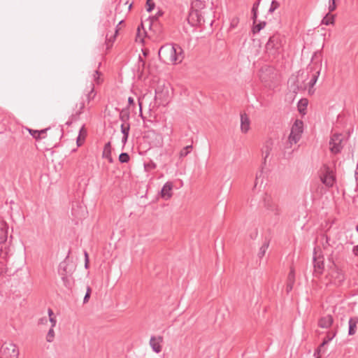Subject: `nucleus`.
<instances>
[{
  "instance_id": "e2e57ef3",
  "label": "nucleus",
  "mask_w": 358,
  "mask_h": 358,
  "mask_svg": "<svg viewBox=\"0 0 358 358\" xmlns=\"http://www.w3.org/2000/svg\"><path fill=\"white\" fill-rule=\"evenodd\" d=\"M143 55H144L145 56H146V52H143Z\"/></svg>"
},
{
  "instance_id": "a18cd8bd",
  "label": "nucleus",
  "mask_w": 358,
  "mask_h": 358,
  "mask_svg": "<svg viewBox=\"0 0 358 358\" xmlns=\"http://www.w3.org/2000/svg\"><path fill=\"white\" fill-rule=\"evenodd\" d=\"M252 12V20L253 21V24H255L257 22V13L258 10L251 11Z\"/></svg>"
},
{
  "instance_id": "6e6552de",
  "label": "nucleus",
  "mask_w": 358,
  "mask_h": 358,
  "mask_svg": "<svg viewBox=\"0 0 358 358\" xmlns=\"http://www.w3.org/2000/svg\"><path fill=\"white\" fill-rule=\"evenodd\" d=\"M282 38L279 34H275L271 36L266 44V48L267 50L272 49H279L282 43Z\"/></svg>"
},
{
  "instance_id": "4c0bfd02",
  "label": "nucleus",
  "mask_w": 358,
  "mask_h": 358,
  "mask_svg": "<svg viewBox=\"0 0 358 358\" xmlns=\"http://www.w3.org/2000/svg\"><path fill=\"white\" fill-rule=\"evenodd\" d=\"M91 293H92V289L90 287L87 286V290H86V294L83 299V303H87L89 301Z\"/></svg>"
},
{
  "instance_id": "680f3d73",
  "label": "nucleus",
  "mask_w": 358,
  "mask_h": 358,
  "mask_svg": "<svg viewBox=\"0 0 358 358\" xmlns=\"http://www.w3.org/2000/svg\"><path fill=\"white\" fill-rule=\"evenodd\" d=\"M99 72L98 71H95V74H96V75H99Z\"/></svg>"
},
{
  "instance_id": "f257e3e1",
  "label": "nucleus",
  "mask_w": 358,
  "mask_h": 358,
  "mask_svg": "<svg viewBox=\"0 0 358 358\" xmlns=\"http://www.w3.org/2000/svg\"><path fill=\"white\" fill-rule=\"evenodd\" d=\"M159 59L166 64L180 63L183 58V50L178 44L162 45L158 52Z\"/></svg>"
},
{
  "instance_id": "09e8293b",
  "label": "nucleus",
  "mask_w": 358,
  "mask_h": 358,
  "mask_svg": "<svg viewBox=\"0 0 358 358\" xmlns=\"http://www.w3.org/2000/svg\"><path fill=\"white\" fill-rule=\"evenodd\" d=\"M50 128H46V129H41V130H38V132L39 134V136H43V135L45 134L48 130H49Z\"/></svg>"
},
{
  "instance_id": "052dcab7",
  "label": "nucleus",
  "mask_w": 358,
  "mask_h": 358,
  "mask_svg": "<svg viewBox=\"0 0 358 358\" xmlns=\"http://www.w3.org/2000/svg\"><path fill=\"white\" fill-rule=\"evenodd\" d=\"M259 178V175L257 174V176H256V181L258 180ZM257 185V182H255V187Z\"/></svg>"
},
{
  "instance_id": "7c9ffc66",
  "label": "nucleus",
  "mask_w": 358,
  "mask_h": 358,
  "mask_svg": "<svg viewBox=\"0 0 358 358\" xmlns=\"http://www.w3.org/2000/svg\"><path fill=\"white\" fill-rule=\"evenodd\" d=\"M206 0H192V4L193 6L199 8H203L205 7Z\"/></svg>"
},
{
  "instance_id": "c85d7f7f",
  "label": "nucleus",
  "mask_w": 358,
  "mask_h": 358,
  "mask_svg": "<svg viewBox=\"0 0 358 358\" xmlns=\"http://www.w3.org/2000/svg\"><path fill=\"white\" fill-rule=\"evenodd\" d=\"M192 149V145H187L185 148H183L180 152V157L183 158L185 157L191 151Z\"/></svg>"
},
{
  "instance_id": "0e129e2a",
  "label": "nucleus",
  "mask_w": 358,
  "mask_h": 358,
  "mask_svg": "<svg viewBox=\"0 0 358 358\" xmlns=\"http://www.w3.org/2000/svg\"><path fill=\"white\" fill-rule=\"evenodd\" d=\"M140 108L141 109V103H139Z\"/></svg>"
},
{
  "instance_id": "bf43d9fd",
  "label": "nucleus",
  "mask_w": 358,
  "mask_h": 358,
  "mask_svg": "<svg viewBox=\"0 0 358 358\" xmlns=\"http://www.w3.org/2000/svg\"><path fill=\"white\" fill-rule=\"evenodd\" d=\"M57 133L60 136V137H59V138H60L62 136V129L57 130Z\"/></svg>"
},
{
  "instance_id": "1a4fd4ad",
  "label": "nucleus",
  "mask_w": 358,
  "mask_h": 358,
  "mask_svg": "<svg viewBox=\"0 0 358 358\" xmlns=\"http://www.w3.org/2000/svg\"><path fill=\"white\" fill-rule=\"evenodd\" d=\"M163 342V337L161 336H152L150 340V345L152 350L156 353H159L162 351V343Z\"/></svg>"
},
{
  "instance_id": "c9c22d12",
  "label": "nucleus",
  "mask_w": 358,
  "mask_h": 358,
  "mask_svg": "<svg viewBox=\"0 0 358 358\" xmlns=\"http://www.w3.org/2000/svg\"><path fill=\"white\" fill-rule=\"evenodd\" d=\"M69 275H61L64 286L68 288L71 287V280L69 278Z\"/></svg>"
},
{
  "instance_id": "49530a36",
  "label": "nucleus",
  "mask_w": 358,
  "mask_h": 358,
  "mask_svg": "<svg viewBox=\"0 0 358 358\" xmlns=\"http://www.w3.org/2000/svg\"><path fill=\"white\" fill-rule=\"evenodd\" d=\"M84 108H85V103L81 102L80 103L79 110L78 112H76V115H79L80 114H81L83 113Z\"/></svg>"
},
{
  "instance_id": "4d7b16f0",
  "label": "nucleus",
  "mask_w": 358,
  "mask_h": 358,
  "mask_svg": "<svg viewBox=\"0 0 358 358\" xmlns=\"http://www.w3.org/2000/svg\"><path fill=\"white\" fill-rule=\"evenodd\" d=\"M88 266H89V259H87L85 260V267L86 268H87Z\"/></svg>"
},
{
  "instance_id": "423d86ee",
  "label": "nucleus",
  "mask_w": 358,
  "mask_h": 358,
  "mask_svg": "<svg viewBox=\"0 0 358 358\" xmlns=\"http://www.w3.org/2000/svg\"><path fill=\"white\" fill-rule=\"evenodd\" d=\"M343 136L341 134H334L329 141V149L334 154H338L341 152L343 148Z\"/></svg>"
},
{
  "instance_id": "c03bdc74",
  "label": "nucleus",
  "mask_w": 358,
  "mask_h": 358,
  "mask_svg": "<svg viewBox=\"0 0 358 358\" xmlns=\"http://www.w3.org/2000/svg\"><path fill=\"white\" fill-rule=\"evenodd\" d=\"M260 2H261V0H257L252 5V10L251 11H255V10H258V8H259V6L260 4Z\"/></svg>"
},
{
  "instance_id": "dca6fc26",
  "label": "nucleus",
  "mask_w": 358,
  "mask_h": 358,
  "mask_svg": "<svg viewBox=\"0 0 358 358\" xmlns=\"http://www.w3.org/2000/svg\"><path fill=\"white\" fill-rule=\"evenodd\" d=\"M119 118L122 121V124H130L129 122L130 119V111L128 107L122 108L120 110Z\"/></svg>"
},
{
  "instance_id": "2f4dec72",
  "label": "nucleus",
  "mask_w": 358,
  "mask_h": 358,
  "mask_svg": "<svg viewBox=\"0 0 358 358\" xmlns=\"http://www.w3.org/2000/svg\"><path fill=\"white\" fill-rule=\"evenodd\" d=\"M27 129L28 130V131L30 134V135L32 136V137L34 138H35L36 141H38V140H40L41 138H45V136H39V134L38 132V130H34V129H29V128H27Z\"/></svg>"
},
{
  "instance_id": "ea45409f",
  "label": "nucleus",
  "mask_w": 358,
  "mask_h": 358,
  "mask_svg": "<svg viewBox=\"0 0 358 358\" xmlns=\"http://www.w3.org/2000/svg\"><path fill=\"white\" fill-rule=\"evenodd\" d=\"M145 61L142 59L141 56L138 57V70L143 71L145 68Z\"/></svg>"
},
{
  "instance_id": "412c9836",
  "label": "nucleus",
  "mask_w": 358,
  "mask_h": 358,
  "mask_svg": "<svg viewBox=\"0 0 358 358\" xmlns=\"http://www.w3.org/2000/svg\"><path fill=\"white\" fill-rule=\"evenodd\" d=\"M303 123L301 120H296L294 124L292 125L291 131H293L294 133L301 135L303 132Z\"/></svg>"
},
{
  "instance_id": "9b49d317",
  "label": "nucleus",
  "mask_w": 358,
  "mask_h": 358,
  "mask_svg": "<svg viewBox=\"0 0 358 358\" xmlns=\"http://www.w3.org/2000/svg\"><path fill=\"white\" fill-rule=\"evenodd\" d=\"M273 148V141L271 139L267 140L262 149V154L264 155L263 164H266V159L269 156L271 151Z\"/></svg>"
},
{
  "instance_id": "e433bc0d",
  "label": "nucleus",
  "mask_w": 358,
  "mask_h": 358,
  "mask_svg": "<svg viewBox=\"0 0 358 358\" xmlns=\"http://www.w3.org/2000/svg\"><path fill=\"white\" fill-rule=\"evenodd\" d=\"M144 167H145V171H149L155 169L157 167V165L155 162L151 161L148 164H145Z\"/></svg>"
},
{
  "instance_id": "a211bd4d",
  "label": "nucleus",
  "mask_w": 358,
  "mask_h": 358,
  "mask_svg": "<svg viewBox=\"0 0 358 358\" xmlns=\"http://www.w3.org/2000/svg\"><path fill=\"white\" fill-rule=\"evenodd\" d=\"M58 273L60 275L71 274V271L69 269V265L66 262H62L59 264Z\"/></svg>"
},
{
  "instance_id": "b1692460",
  "label": "nucleus",
  "mask_w": 358,
  "mask_h": 358,
  "mask_svg": "<svg viewBox=\"0 0 358 358\" xmlns=\"http://www.w3.org/2000/svg\"><path fill=\"white\" fill-rule=\"evenodd\" d=\"M118 33V29L116 28L115 34L113 36H108V34L106 36V48L109 49L112 47L113 43L116 38L117 34Z\"/></svg>"
},
{
  "instance_id": "a19ab883",
  "label": "nucleus",
  "mask_w": 358,
  "mask_h": 358,
  "mask_svg": "<svg viewBox=\"0 0 358 358\" xmlns=\"http://www.w3.org/2000/svg\"><path fill=\"white\" fill-rule=\"evenodd\" d=\"M95 95H96V94L94 92V86L92 85V87L90 92H89V93L87 95V99L88 102H90L91 100L94 99Z\"/></svg>"
},
{
  "instance_id": "de8ad7c7",
  "label": "nucleus",
  "mask_w": 358,
  "mask_h": 358,
  "mask_svg": "<svg viewBox=\"0 0 358 358\" xmlns=\"http://www.w3.org/2000/svg\"><path fill=\"white\" fill-rule=\"evenodd\" d=\"M238 23V20L237 18H234V19L231 20V25H230V27H231V28H234V27H236L237 26Z\"/></svg>"
},
{
  "instance_id": "7ed1b4c3",
  "label": "nucleus",
  "mask_w": 358,
  "mask_h": 358,
  "mask_svg": "<svg viewBox=\"0 0 358 358\" xmlns=\"http://www.w3.org/2000/svg\"><path fill=\"white\" fill-rule=\"evenodd\" d=\"M262 202L263 206L268 212V214H270L273 217V220L277 222L281 214V210L278 204L273 199L271 196L267 194H264Z\"/></svg>"
},
{
  "instance_id": "cd10ccee",
  "label": "nucleus",
  "mask_w": 358,
  "mask_h": 358,
  "mask_svg": "<svg viewBox=\"0 0 358 358\" xmlns=\"http://www.w3.org/2000/svg\"><path fill=\"white\" fill-rule=\"evenodd\" d=\"M334 15L328 13L323 17L322 23L326 25H329L334 23Z\"/></svg>"
},
{
  "instance_id": "8fccbe9b",
  "label": "nucleus",
  "mask_w": 358,
  "mask_h": 358,
  "mask_svg": "<svg viewBox=\"0 0 358 358\" xmlns=\"http://www.w3.org/2000/svg\"><path fill=\"white\" fill-rule=\"evenodd\" d=\"M48 322V319L46 317H43L41 318L38 321V323L41 324H46Z\"/></svg>"
},
{
  "instance_id": "39448f33",
  "label": "nucleus",
  "mask_w": 358,
  "mask_h": 358,
  "mask_svg": "<svg viewBox=\"0 0 358 358\" xmlns=\"http://www.w3.org/2000/svg\"><path fill=\"white\" fill-rule=\"evenodd\" d=\"M192 9L190 10L187 17L188 23L192 27L203 25L205 22V20L201 12L202 8H196L193 6L192 4Z\"/></svg>"
},
{
  "instance_id": "5701e85b",
  "label": "nucleus",
  "mask_w": 358,
  "mask_h": 358,
  "mask_svg": "<svg viewBox=\"0 0 358 358\" xmlns=\"http://www.w3.org/2000/svg\"><path fill=\"white\" fill-rule=\"evenodd\" d=\"M103 157H105L108 159L110 162H113L111 157V144L110 142H108L105 144L103 151Z\"/></svg>"
},
{
  "instance_id": "a878e982",
  "label": "nucleus",
  "mask_w": 358,
  "mask_h": 358,
  "mask_svg": "<svg viewBox=\"0 0 358 358\" xmlns=\"http://www.w3.org/2000/svg\"><path fill=\"white\" fill-rule=\"evenodd\" d=\"M266 22L265 21H260L259 23L253 24L252 32L254 34L259 33L262 29L265 27Z\"/></svg>"
},
{
  "instance_id": "6ab92c4d",
  "label": "nucleus",
  "mask_w": 358,
  "mask_h": 358,
  "mask_svg": "<svg viewBox=\"0 0 358 358\" xmlns=\"http://www.w3.org/2000/svg\"><path fill=\"white\" fill-rule=\"evenodd\" d=\"M313 264L315 271L322 273L324 269L323 260L320 257H313Z\"/></svg>"
},
{
  "instance_id": "4468645a",
  "label": "nucleus",
  "mask_w": 358,
  "mask_h": 358,
  "mask_svg": "<svg viewBox=\"0 0 358 358\" xmlns=\"http://www.w3.org/2000/svg\"><path fill=\"white\" fill-rule=\"evenodd\" d=\"M358 324V317H351L348 321V335H355L357 332V326Z\"/></svg>"
},
{
  "instance_id": "4be33fe9",
  "label": "nucleus",
  "mask_w": 358,
  "mask_h": 358,
  "mask_svg": "<svg viewBox=\"0 0 358 358\" xmlns=\"http://www.w3.org/2000/svg\"><path fill=\"white\" fill-rule=\"evenodd\" d=\"M86 135H87V131L85 129V127L83 126L79 131V134H78V136L77 141H76V143L78 147H80L83 145V142L85 141Z\"/></svg>"
},
{
  "instance_id": "c756f323",
  "label": "nucleus",
  "mask_w": 358,
  "mask_h": 358,
  "mask_svg": "<svg viewBox=\"0 0 358 358\" xmlns=\"http://www.w3.org/2000/svg\"><path fill=\"white\" fill-rule=\"evenodd\" d=\"M328 343V341H323V342L319 345V347L316 349V350L314 352V356L316 357V358H320V354L323 350V348L325 345Z\"/></svg>"
},
{
  "instance_id": "58836bf2",
  "label": "nucleus",
  "mask_w": 358,
  "mask_h": 358,
  "mask_svg": "<svg viewBox=\"0 0 358 358\" xmlns=\"http://www.w3.org/2000/svg\"><path fill=\"white\" fill-rule=\"evenodd\" d=\"M146 6H147V8H146L147 11L151 12L154 9L155 4L152 0H147Z\"/></svg>"
},
{
  "instance_id": "bb28decb",
  "label": "nucleus",
  "mask_w": 358,
  "mask_h": 358,
  "mask_svg": "<svg viewBox=\"0 0 358 358\" xmlns=\"http://www.w3.org/2000/svg\"><path fill=\"white\" fill-rule=\"evenodd\" d=\"M269 246V242L268 241H265L262 245L259 248V251L258 252V257L262 259L266 254V252Z\"/></svg>"
},
{
  "instance_id": "37998d69",
  "label": "nucleus",
  "mask_w": 358,
  "mask_h": 358,
  "mask_svg": "<svg viewBox=\"0 0 358 358\" xmlns=\"http://www.w3.org/2000/svg\"><path fill=\"white\" fill-rule=\"evenodd\" d=\"M336 336V332H332V333H328V334L327 335V338H324V341H328V343L331 341L334 337Z\"/></svg>"
},
{
  "instance_id": "f3484780",
  "label": "nucleus",
  "mask_w": 358,
  "mask_h": 358,
  "mask_svg": "<svg viewBox=\"0 0 358 358\" xmlns=\"http://www.w3.org/2000/svg\"><path fill=\"white\" fill-rule=\"evenodd\" d=\"M250 129V120L246 114H242L241 115V129L243 133L248 131Z\"/></svg>"
},
{
  "instance_id": "2eb2a0df",
  "label": "nucleus",
  "mask_w": 358,
  "mask_h": 358,
  "mask_svg": "<svg viewBox=\"0 0 358 358\" xmlns=\"http://www.w3.org/2000/svg\"><path fill=\"white\" fill-rule=\"evenodd\" d=\"M121 132L123 134L122 138V143L123 145H125L128 141L129 131H130V124H122L120 125Z\"/></svg>"
},
{
  "instance_id": "f8f14e48",
  "label": "nucleus",
  "mask_w": 358,
  "mask_h": 358,
  "mask_svg": "<svg viewBox=\"0 0 358 358\" xmlns=\"http://www.w3.org/2000/svg\"><path fill=\"white\" fill-rule=\"evenodd\" d=\"M8 238V225L6 222L0 220V244L3 243Z\"/></svg>"
},
{
  "instance_id": "473e14b6",
  "label": "nucleus",
  "mask_w": 358,
  "mask_h": 358,
  "mask_svg": "<svg viewBox=\"0 0 358 358\" xmlns=\"http://www.w3.org/2000/svg\"><path fill=\"white\" fill-rule=\"evenodd\" d=\"M130 159V157L128 153L127 152H122L119 155V161L121 163H127Z\"/></svg>"
},
{
  "instance_id": "13d9d810",
  "label": "nucleus",
  "mask_w": 358,
  "mask_h": 358,
  "mask_svg": "<svg viewBox=\"0 0 358 358\" xmlns=\"http://www.w3.org/2000/svg\"><path fill=\"white\" fill-rule=\"evenodd\" d=\"M84 255H85V260L87 259H89V255H88V253L87 251L84 252Z\"/></svg>"
},
{
  "instance_id": "864d4df0",
  "label": "nucleus",
  "mask_w": 358,
  "mask_h": 358,
  "mask_svg": "<svg viewBox=\"0 0 358 358\" xmlns=\"http://www.w3.org/2000/svg\"><path fill=\"white\" fill-rule=\"evenodd\" d=\"M352 252L355 256L358 257V245L353 248Z\"/></svg>"
},
{
  "instance_id": "603ef678",
  "label": "nucleus",
  "mask_w": 358,
  "mask_h": 358,
  "mask_svg": "<svg viewBox=\"0 0 358 358\" xmlns=\"http://www.w3.org/2000/svg\"><path fill=\"white\" fill-rule=\"evenodd\" d=\"M50 322L52 323V327H54L56 324V319L54 317H50L49 319Z\"/></svg>"
},
{
  "instance_id": "0eeeda50",
  "label": "nucleus",
  "mask_w": 358,
  "mask_h": 358,
  "mask_svg": "<svg viewBox=\"0 0 358 358\" xmlns=\"http://www.w3.org/2000/svg\"><path fill=\"white\" fill-rule=\"evenodd\" d=\"M1 352L6 358H18L19 357V350L14 343H9L6 346H3Z\"/></svg>"
},
{
  "instance_id": "f03ea898",
  "label": "nucleus",
  "mask_w": 358,
  "mask_h": 358,
  "mask_svg": "<svg viewBox=\"0 0 358 358\" xmlns=\"http://www.w3.org/2000/svg\"><path fill=\"white\" fill-rule=\"evenodd\" d=\"M322 69V62L321 59L317 58L316 54L312 57L310 63L308 65L306 68V76L310 78V80L307 83L308 85V93L313 94L314 93V90L313 89V86L315 85L317 78L320 76V71Z\"/></svg>"
},
{
  "instance_id": "393cba45",
  "label": "nucleus",
  "mask_w": 358,
  "mask_h": 358,
  "mask_svg": "<svg viewBox=\"0 0 358 358\" xmlns=\"http://www.w3.org/2000/svg\"><path fill=\"white\" fill-rule=\"evenodd\" d=\"M300 138L301 135L294 133L293 131H291L288 137V141L292 145L293 143L296 144L300 140Z\"/></svg>"
},
{
  "instance_id": "6e6d98bb",
  "label": "nucleus",
  "mask_w": 358,
  "mask_h": 358,
  "mask_svg": "<svg viewBox=\"0 0 358 358\" xmlns=\"http://www.w3.org/2000/svg\"><path fill=\"white\" fill-rule=\"evenodd\" d=\"M48 315H49V317H52L53 315V311L50 308L48 309Z\"/></svg>"
},
{
  "instance_id": "72a5a7b5",
  "label": "nucleus",
  "mask_w": 358,
  "mask_h": 358,
  "mask_svg": "<svg viewBox=\"0 0 358 358\" xmlns=\"http://www.w3.org/2000/svg\"><path fill=\"white\" fill-rule=\"evenodd\" d=\"M279 7H280L279 2H278L275 0H273V1H271V6H270V8L268 9V13H272L273 12H274Z\"/></svg>"
},
{
  "instance_id": "f704fd0d",
  "label": "nucleus",
  "mask_w": 358,
  "mask_h": 358,
  "mask_svg": "<svg viewBox=\"0 0 358 358\" xmlns=\"http://www.w3.org/2000/svg\"><path fill=\"white\" fill-rule=\"evenodd\" d=\"M54 337H55V332L53 330V327H51L48 332V334L46 336V341L49 343H51L53 341Z\"/></svg>"
},
{
  "instance_id": "20e7f679",
  "label": "nucleus",
  "mask_w": 358,
  "mask_h": 358,
  "mask_svg": "<svg viewBox=\"0 0 358 358\" xmlns=\"http://www.w3.org/2000/svg\"><path fill=\"white\" fill-rule=\"evenodd\" d=\"M320 178L321 182L327 187H333L336 181V176L332 169L324 164L320 169Z\"/></svg>"
},
{
  "instance_id": "5fc2aeb1",
  "label": "nucleus",
  "mask_w": 358,
  "mask_h": 358,
  "mask_svg": "<svg viewBox=\"0 0 358 358\" xmlns=\"http://www.w3.org/2000/svg\"><path fill=\"white\" fill-rule=\"evenodd\" d=\"M128 103H129V105H134V99L133 97L131 96H129L128 98Z\"/></svg>"
},
{
  "instance_id": "aec40b11",
  "label": "nucleus",
  "mask_w": 358,
  "mask_h": 358,
  "mask_svg": "<svg viewBox=\"0 0 358 358\" xmlns=\"http://www.w3.org/2000/svg\"><path fill=\"white\" fill-rule=\"evenodd\" d=\"M294 278V271L293 269H291L287 276V283L286 286V290L287 292H289L293 288Z\"/></svg>"
},
{
  "instance_id": "79ce46f5",
  "label": "nucleus",
  "mask_w": 358,
  "mask_h": 358,
  "mask_svg": "<svg viewBox=\"0 0 358 358\" xmlns=\"http://www.w3.org/2000/svg\"><path fill=\"white\" fill-rule=\"evenodd\" d=\"M336 8L335 1H329V13L334 11Z\"/></svg>"
},
{
  "instance_id": "ddd939ff",
  "label": "nucleus",
  "mask_w": 358,
  "mask_h": 358,
  "mask_svg": "<svg viewBox=\"0 0 358 358\" xmlns=\"http://www.w3.org/2000/svg\"><path fill=\"white\" fill-rule=\"evenodd\" d=\"M334 322L333 317L330 315H327L321 317L318 322V326L321 328H329Z\"/></svg>"
},
{
  "instance_id": "9d476101",
  "label": "nucleus",
  "mask_w": 358,
  "mask_h": 358,
  "mask_svg": "<svg viewBox=\"0 0 358 358\" xmlns=\"http://www.w3.org/2000/svg\"><path fill=\"white\" fill-rule=\"evenodd\" d=\"M173 182L168 181L166 182L164 186L162 188L160 195L161 197L165 200L169 199L173 194L172 189H173Z\"/></svg>"
},
{
  "instance_id": "3c124183",
  "label": "nucleus",
  "mask_w": 358,
  "mask_h": 358,
  "mask_svg": "<svg viewBox=\"0 0 358 358\" xmlns=\"http://www.w3.org/2000/svg\"><path fill=\"white\" fill-rule=\"evenodd\" d=\"M163 15V12L162 10H159L157 12V13L154 16L152 17V20H156L157 17H159V16H162Z\"/></svg>"
}]
</instances>
